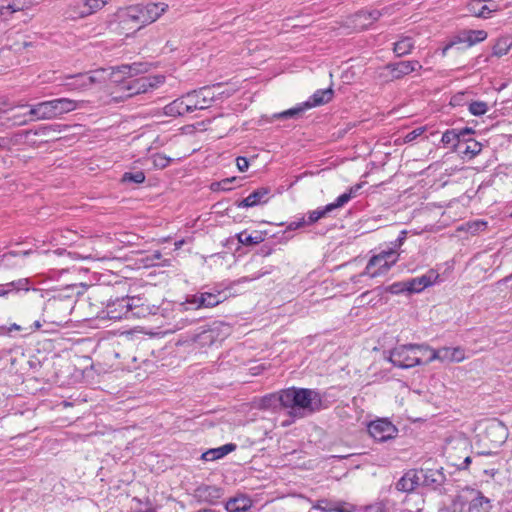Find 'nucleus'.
Listing matches in <instances>:
<instances>
[{
  "mask_svg": "<svg viewBox=\"0 0 512 512\" xmlns=\"http://www.w3.org/2000/svg\"><path fill=\"white\" fill-rule=\"evenodd\" d=\"M282 407L289 408L293 417H304L325 409L322 394L314 389L290 387L279 393Z\"/></svg>",
  "mask_w": 512,
  "mask_h": 512,
  "instance_id": "f257e3e1",
  "label": "nucleus"
},
{
  "mask_svg": "<svg viewBox=\"0 0 512 512\" xmlns=\"http://www.w3.org/2000/svg\"><path fill=\"white\" fill-rule=\"evenodd\" d=\"M266 272L257 273L253 276H243L237 280L228 283H218L209 291H199L194 295L188 296L186 302L194 305L197 309L212 308L226 301L231 297L238 295L235 287L241 283L251 282L264 276Z\"/></svg>",
  "mask_w": 512,
  "mask_h": 512,
  "instance_id": "f03ea898",
  "label": "nucleus"
},
{
  "mask_svg": "<svg viewBox=\"0 0 512 512\" xmlns=\"http://www.w3.org/2000/svg\"><path fill=\"white\" fill-rule=\"evenodd\" d=\"M156 307H150L139 297H116L108 300L103 313L110 320L123 318H144L156 313Z\"/></svg>",
  "mask_w": 512,
  "mask_h": 512,
  "instance_id": "7ed1b4c3",
  "label": "nucleus"
},
{
  "mask_svg": "<svg viewBox=\"0 0 512 512\" xmlns=\"http://www.w3.org/2000/svg\"><path fill=\"white\" fill-rule=\"evenodd\" d=\"M19 107H29V105H20ZM77 108V101L69 98H58L31 105L28 114L31 116V120H51Z\"/></svg>",
  "mask_w": 512,
  "mask_h": 512,
  "instance_id": "20e7f679",
  "label": "nucleus"
},
{
  "mask_svg": "<svg viewBox=\"0 0 512 512\" xmlns=\"http://www.w3.org/2000/svg\"><path fill=\"white\" fill-rule=\"evenodd\" d=\"M427 345H398L390 351L389 361L396 367L408 369L426 363Z\"/></svg>",
  "mask_w": 512,
  "mask_h": 512,
  "instance_id": "39448f33",
  "label": "nucleus"
},
{
  "mask_svg": "<svg viewBox=\"0 0 512 512\" xmlns=\"http://www.w3.org/2000/svg\"><path fill=\"white\" fill-rule=\"evenodd\" d=\"M146 71V68L141 63L124 64L120 66L110 67L109 69L100 68L91 71L87 74L86 81L90 82L91 86L95 83H101L106 80L107 76L110 77L114 83H121L127 77H133Z\"/></svg>",
  "mask_w": 512,
  "mask_h": 512,
  "instance_id": "423d86ee",
  "label": "nucleus"
},
{
  "mask_svg": "<svg viewBox=\"0 0 512 512\" xmlns=\"http://www.w3.org/2000/svg\"><path fill=\"white\" fill-rule=\"evenodd\" d=\"M468 504L469 512H489L491 505L490 500L486 498L480 491L466 488L462 490L454 499V508L461 510Z\"/></svg>",
  "mask_w": 512,
  "mask_h": 512,
  "instance_id": "0eeeda50",
  "label": "nucleus"
},
{
  "mask_svg": "<svg viewBox=\"0 0 512 512\" xmlns=\"http://www.w3.org/2000/svg\"><path fill=\"white\" fill-rule=\"evenodd\" d=\"M165 82V77L162 75L146 76L133 79L127 83H119L120 91L125 94L126 97H132L134 95L147 93L158 88Z\"/></svg>",
  "mask_w": 512,
  "mask_h": 512,
  "instance_id": "6e6552de",
  "label": "nucleus"
},
{
  "mask_svg": "<svg viewBox=\"0 0 512 512\" xmlns=\"http://www.w3.org/2000/svg\"><path fill=\"white\" fill-rule=\"evenodd\" d=\"M220 88L221 86L218 84L188 92L186 94L188 107L192 109V112L209 108L219 96L224 94V92H218Z\"/></svg>",
  "mask_w": 512,
  "mask_h": 512,
  "instance_id": "1a4fd4ad",
  "label": "nucleus"
},
{
  "mask_svg": "<svg viewBox=\"0 0 512 512\" xmlns=\"http://www.w3.org/2000/svg\"><path fill=\"white\" fill-rule=\"evenodd\" d=\"M106 5L104 0H72L65 10L68 19L79 20L86 18Z\"/></svg>",
  "mask_w": 512,
  "mask_h": 512,
  "instance_id": "9d476101",
  "label": "nucleus"
},
{
  "mask_svg": "<svg viewBox=\"0 0 512 512\" xmlns=\"http://www.w3.org/2000/svg\"><path fill=\"white\" fill-rule=\"evenodd\" d=\"M362 187V184H356L349 188V190L339 197L330 204H327L323 208H319L313 211H310L308 214V220L306 221L307 225H311L315 222H317L319 219L325 217L328 213L333 211L334 209L341 208L345 204H347L353 197H355Z\"/></svg>",
  "mask_w": 512,
  "mask_h": 512,
  "instance_id": "9b49d317",
  "label": "nucleus"
},
{
  "mask_svg": "<svg viewBox=\"0 0 512 512\" xmlns=\"http://www.w3.org/2000/svg\"><path fill=\"white\" fill-rule=\"evenodd\" d=\"M71 307L69 303L63 300H49L44 312L46 318L44 321H49L58 326H62L69 321L68 316L70 315Z\"/></svg>",
  "mask_w": 512,
  "mask_h": 512,
  "instance_id": "f8f14e48",
  "label": "nucleus"
},
{
  "mask_svg": "<svg viewBox=\"0 0 512 512\" xmlns=\"http://www.w3.org/2000/svg\"><path fill=\"white\" fill-rule=\"evenodd\" d=\"M368 432L374 440L385 442L396 437L398 429L387 419H377L369 423Z\"/></svg>",
  "mask_w": 512,
  "mask_h": 512,
  "instance_id": "ddd939ff",
  "label": "nucleus"
},
{
  "mask_svg": "<svg viewBox=\"0 0 512 512\" xmlns=\"http://www.w3.org/2000/svg\"><path fill=\"white\" fill-rule=\"evenodd\" d=\"M386 259L387 258H370L365 271L352 276L351 281L353 283H358L366 276L369 278H375L377 276L384 275L388 272L391 266L395 264V260L389 263Z\"/></svg>",
  "mask_w": 512,
  "mask_h": 512,
  "instance_id": "4468645a",
  "label": "nucleus"
},
{
  "mask_svg": "<svg viewBox=\"0 0 512 512\" xmlns=\"http://www.w3.org/2000/svg\"><path fill=\"white\" fill-rule=\"evenodd\" d=\"M439 279V274L434 270H429L421 276H417L402 282V290L409 293H420L424 289L432 286Z\"/></svg>",
  "mask_w": 512,
  "mask_h": 512,
  "instance_id": "2eb2a0df",
  "label": "nucleus"
},
{
  "mask_svg": "<svg viewBox=\"0 0 512 512\" xmlns=\"http://www.w3.org/2000/svg\"><path fill=\"white\" fill-rule=\"evenodd\" d=\"M141 10L142 25H148L157 21L169 9L165 2H148L139 4Z\"/></svg>",
  "mask_w": 512,
  "mask_h": 512,
  "instance_id": "dca6fc26",
  "label": "nucleus"
},
{
  "mask_svg": "<svg viewBox=\"0 0 512 512\" xmlns=\"http://www.w3.org/2000/svg\"><path fill=\"white\" fill-rule=\"evenodd\" d=\"M313 509L322 512H356V505L338 499L322 498L316 501L312 506Z\"/></svg>",
  "mask_w": 512,
  "mask_h": 512,
  "instance_id": "f3484780",
  "label": "nucleus"
},
{
  "mask_svg": "<svg viewBox=\"0 0 512 512\" xmlns=\"http://www.w3.org/2000/svg\"><path fill=\"white\" fill-rule=\"evenodd\" d=\"M381 15L382 12L379 10L359 11L349 17V26L357 31L365 30L377 21Z\"/></svg>",
  "mask_w": 512,
  "mask_h": 512,
  "instance_id": "a211bd4d",
  "label": "nucleus"
},
{
  "mask_svg": "<svg viewBox=\"0 0 512 512\" xmlns=\"http://www.w3.org/2000/svg\"><path fill=\"white\" fill-rule=\"evenodd\" d=\"M421 471L418 469H409L396 482L395 489L400 492H413L420 485Z\"/></svg>",
  "mask_w": 512,
  "mask_h": 512,
  "instance_id": "6ab92c4d",
  "label": "nucleus"
},
{
  "mask_svg": "<svg viewBox=\"0 0 512 512\" xmlns=\"http://www.w3.org/2000/svg\"><path fill=\"white\" fill-rule=\"evenodd\" d=\"M421 68L422 65L416 60L400 61L386 66V69L394 79H400L414 71L420 70Z\"/></svg>",
  "mask_w": 512,
  "mask_h": 512,
  "instance_id": "aec40b11",
  "label": "nucleus"
},
{
  "mask_svg": "<svg viewBox=\"0 0 512 512\" xmlns=\"http://www.w3.org/2000/svg\"><path fill=\"white\" fill-rule=\"evenodd\" d=\"M252 507V499L243 493L236 494L225 503L227 512H250Z\"/></svg>",
  "mask_w": 512,
  "mask_h": 512,
  "instance_id": "412c9836",
  "label": "nucleus"
},
{
  "mask_svg": "<svg viewBox=\"0 0 512 512\" xmlns=\"http://www.w3.org/2000/svg\"><path fill=\"white\" fill-rule=\"evenodd\" d=\"M488 37V34L485 30H471L465 29L459 31L455 35V42H460L467 44L469 47L476 45L480 42H483Z\"/></svg>",
  "mask_w": 512,
  "mask_h": 512,
  "instance_id": "4be33fe9",
  "label": "nucleus"
},
{
  "mask_svg": "<svg viewBox=\"0 0 512 512\" xmlns=\"http://www.w3.org/2000/svg\"><path fill=\"white\" fill-rule=\"evenodd\" d=\"M270 194V189L267 187H261L257 190L253 191L251 194H249L246 198H244L242 201H240L237 204V207L239 208H249L254 207L259 204L266 203L268 200V195Z\"/></svg>",
  "mask_w": 512,
  "mask_h": 512,
  "instance_id": "5701e85b",
  "label": "nucleus"
},
{
  "mask_svg": "<svg viewBox=\"0 0 512 512\" xmlns=\"http://www.w3.org/2000/svg\"><path fill=\"white\" fill-rule=\"evenodd\" d=\"M467 9L471 15L479 18H489L497 10V5L486 4L484 0H472L468 3Z\"/></svg>",
  "mask_w": 512,
  "mask_h": 512,
  "instance_id": "b1692460",
  "label": "nucleus"
},
{
  "mask_svg": "<svg viewBox=\"0 0 512 512\" xmlns=\"http://www.w3.org/2000/svg\"><path fill=\"white\" fill-rule=\"evenodd\" d=\"M121 24H128L133 22L142 25L141 10L139 4L131 5L126 8H121L115 14Z\"/></svg>",
  "mask_w": 512,
  "mask_h": 512,
  "instance_id": "393cba45",
  "label": "nucleus"
},
{
  "mask_svg": "<svg viewBox=\"0 0 512 512\" xmlns=\"http://www.w3.org/2000/svg\"><path fill=\"white\" fill-rule=\"evenodd\" d=\"M164 113L171 117L184 116L192 113V109L188 107L187 96L184 95L166 105L164 107Z\"/></svg>",
  "mask_w": 512,
  "mask_h": 512,
  "instance_id": "a878e982",
  "label": "nucleus"
},
{
  "mask_svg": "<svg viewBox=\"0 0 512 512\" xmlns=\"http://www.w3.org/2000/svg\"><path fill=\"white\" fill-rule=\"evenodd\" d=\"M334 91L332 88L319 89L313 93V95L305 101V106L308 109L313 107L324 105L330 102L333 98Z\"/></svg>",
  "mask_w": 512,
  "mask_h": 512,
  "instance_id": "bb28decb",
  "label": "nucleus"
},
{
  "mask_svg": "<svg viewBox=\"0 0 512 512\" xmlns=\"http://www.w3.org/2000/svg\"><path fill=\"white\" fill-rule=\"evenodd\" d=\"M421 471L420 474V485L424 486H435L440 485L443 481V474L438 470L432 469H418Z\"/></svg>",
  "mask_w": 512,
  "mask_h": 512,
  "instance_id": "cd10ccee",
  "label": "nucleus"
},
{
  "mask_svg": "<svg viewBox=\"0 0 512 512\" xmlns=\"http://www.w3.org/2000/svg\"><path fill=\"white\" fill-rule=\"evenodd\" d=\"M237 448L236 444L228 443L218 448L210 449L202 454V459L206 461H214L223 458Z\"/></svg>",
  "mask_w": 512,
  "mask_h": 512,
  "instance_id": "c85d7f7f",
  "label": "nucleus"
},
{
  "mask_svg": "<svg viewBox=\"0 0 512 512\" xmlns=\"http://www.w3.org/2000/svg\"><path fill=\"white\" fill-rule=\"evenodd\" d=\"M238 241L247 246L256 245L265 240V234L261 231L244 230L237 234Z\"/></svg>",
  "mask_w": 512,
  "mask_h": 512,
  "instance_id": "c756f323",
  "label": "nucleus"
},
{
  "mask_svg": "<svg viewBox=\"0 0 512 512\" xmlns=\"http://www.w3.org/2000/svg\"><path fill=\"white\" fill-rule=\"evenodd\" d=\"M6 290H9V295L20 294L28 292L31 289V282L29 278H21L15 281L4 284Z\"/></svg>",
  "mask_w": 512,
  "mask_h": 512,
  "instance_id": "7c9ffc66",
  "label": "nucleus"
},
{
  "mask_svg": "<svg viewBox=\"0 0 512 512\" xmlns=\"http://www.w3.org/2000/svg\"><path fill=\"white\" fill-rule=\"evenodd\" d=\"M426 355V363H430L434 360L450 361V347H443L435 350L427 345Z\"/></svg>",
  "mask_w": 512,
  "mask_h": 512,
  "instance_id": "2f4dec72",
  "label": "nucleus"
},
{
  "mask_svg": "<svg viewBox=\"0 0 512 512\" xmlns=\"http://www.w3.org/2000/svg\"><path fill=\"white\" fill-rule=\"evenodd\" d=\"M414 48V41L409 36L401 37L397 42L394 43L393 51L399 57L409 54Z\"/></svg>",
  "mask_w": 512,
  "mask_h": 512,
  "instance_id": "473e14b6",
  "label": "nucleus"
},
{
  "mask_svg": "<svg viewBox=\"0 0 512 512\" xmlns=\"http://www.w3.org/2000/svg\"><path fill=\"white\" fill-rule=\"evenodd\" d=\"M512 48V41L508 37H500L496 40L492 47V55L502 57L506 55Z\"/></svg>",
  "mask_w": 512,
  "mask_h": 512,
  "instance_id": "72a5a7b5",
  "label": "nucleus"
},
{
  "mask_svg": "<svg viewBox=\"0 0 512 512\" xmlns=\"http://www.w3.org/2000/svg\"><path fill=\"white\" fill-rule=\"evenodd\" d=\"M197 491L201 497H204L211 504H215L222 496V490L216 486H204Z\"/></svg>",
  "mask_w": 512,
  "mask_h": 512,
  "instance_id": "f704fd0d",
  "label": "nucleus"
},
{
  "mask_svg": "<svg viewBox=\"0 0 512 512\" xmlns=\"http://www.w3.org/2000/svg\"><path fill=\"white\" fill-rule=\"evenodd\" d=\"M87 74H78L70 76L68 79L71 81L66 83L69 90H85L91 87L90 82L86 81Z\"/></svg>",
  "mask_w": 512,
  "mask_h": 512,
  "instance_id": "c9c22d12",
  "label": "nucleus"
},
{
  "mask_svg": "<svg viewBox=\"0 0 512 512\" xmlns=\"http://www.w3.org/2000/svg\"><path fill=\"white\" fill-rule=\"evenodd\" d=\"M244 272L247 273L246 276H253L257 273L266 272L264 275L269 274L271 272L270 268L262 267L258 260L255 258H250L243 264Z\"/></svg>",
  "mask_w": 512,
  "mask_h": 512,
  "instance_id": "e433bc0d",
  "label": "nucleus"
},
{
  "mask_svg": "<svg viewBox=\"0 0 512 512\" xmlns=\"http://www.w3.org/2000/svg\"><path fill=\"white\" fill-rule=\"evenodd\" d=\"M405 231L401 232V236H399L394 242L391 243V247L382 250L379 256H391L392 254H399V248L402 245L405 239Z\"/></svg>",
  "mask_w": 512,
  "mask_h": 512,
  "instance_id": "4c0bfd02",
  "label": "nucleus"
},
{
  "mask_svg": "<svg viewBox=\"0 0 512 512\" xmlns=\"http://www.w3.org/2000/svg\"><path fill=\"white\" fill-rule=\"evenodd\" d=\"M482 150V144L475 141V140H469L467 143H466V147L465 149L462 151V153L465 155V156H469L470 158H473L475 157L476 155H478Z\"/></svg>",
  "mask_w": 512,
  "mask_h": 512,
  "instance_id": "58836bf2",
  "label": "nucleus"
},
{
  "mask_svg": "<svg viewBox=\"0 0 512 512\" xmlns=\"http://www.w3.org/2000/svg\"><path fill=\"white\" fill-rule=\"evenodd\" d=\"M469 112L475 116L484 115L488 110V105L484 101H474L469 104Z\"/></svg>",
  "mask_w": 512,
  "mask_h": 512,
  "instance_id": "ea45409f",
  "label": "nucleus"
},
{
  "mask_svg": "<svg viewBox=\"0 0 512 512\" xmlns=\"http://www.w3.org/2000/svg\"><path fill=\"white\" fill-rule=\"evenodd\" d=\"M152 163L154 167L158 169L166 168L172 161L171 158L167 157L164 154L156 153L151 156Z\"/></svg>",
  "mask_w": 512,
  "mask_h": 512,
  "instance_id": "a19ab883",
  "label": "nucleus"
},
{
  "mask_svg": "<svg viewBox=\"0 0 512 512\" xmlns=\"http://www.w3.org/2000/svg\"><path fill=\"white\" fill-rule=\"evenodd\" d=\"M487 227V222L483 220H475L471 222H467L464 226V229L471 234H475L480 231H484Z\"/></svg>",
  "mask_w": 512,
  "mask_h": 512,
  "instance_id": "79ce46f5",
  "label": "nucleus"
},
{
  "mask_svg": "<svg viewBox=\"0 0 512 512\" xmlns=\"http://www.w3.org/2000/svg\"><path fill=\"white\" fill-rule=\"evenodd\" d=\"M145 178L146 177L143 171H137L135 173L126 172L122 176V182H133L140 184L145 181Z\"/></svg>",
  "mask_w": 512,
  "mask_h": 512,
  "instance_id": "37998d69",
  "label": "nucleus"
},
{
  "mask_svg": "<svg viewBox=\"0 0 512 512\" xmlns=\"http://www.w3.org/2000/svg\"><path fill=\"white\" fill-rule=\"evenodd\" d=\"M306 110H308V108L305 106V102H303L296 107H293L291 109L281 112L280 114H278V117L279 118H290V117L300 115Z\"/></svg>",
  "mask_w": 512,
  "mask_h": 512,
  "instance_id": "c03bdc74",
  "label": "nucleus"
},
{
  "mask_svg": "<svg viewBox=\"0 0 512 512\" xmlns=\"http://www.w3.org/2000/svg\"><path fill=\"white\" fill-rule=\"evenodd\" d=\"M9 121L13 126H22L26 125L31 120V116L27 113H14L10 118Z\"/></svg>",
  "mask_w": 512,
  "mask_h": 512,
  "instance_id": "a18cd8bd",
  "label": "nucleus"
},
{
  "mask_svg": "<svg viewBox=\"0 0 512 512\" xmlns=\"http://www.w3.org/2000/svg\"><path fill=\"white\" fill-rule=\"evenodd\" d=\"M236 180V177L225 178L219 182H215L211 184V189L213 191H229L231 190V183Z\"/></svg>",
  "mask_w": 512,
  "mask_h": 512,
  "instance_id": "49530a36",
  "label": "nucleus"
},
{
  "mask_svg": "<svg viewBox=\"0 0 512 512\" xmlns=\"http://www.w3.org/2000/svg\"><path fill=\"white\" fill-rule=\"evenodd\" d=\"M57 131V125H46L34 130L33 134L37 136H49L50 134L55 133ZM29 133H32V130L26 131V134Z\"/></svg>",
  "mask_w": 512,
  "mask_h": 512,
  "instance_id": "de8ad7c7",
  "label": "nucleus"
},
{
  "mask_svg": "<svg viewBox=\"0 0 512 512\" xmlns=\"http://www.w3.org/2000/svg\"><path fill=\"white\" fill-rule=\"evenodd\" d=\"M460 137V133H457L455 130H447L443 133L441 142L445 145L453 143L457 141Z\"/></svg>",
  "mask_w": 512,
  "mask_h": 512,
  "instance_id": "09e8293b",
  "label": "nucleus"
},
{
  "mask_svg": "<svg viewBox=\"0 0 512 512\" xmlns=\"http://www.w3.org/2000/svg\"><path fill=\"white\" fill-rule=\"evenodd\" d=\"M450 362H461L465 359V351L460 347L450 348Z\"/></svg>",
  "mask_w": 512,
  "mask_h": 512,
  "instance_id": "8fccbe9b",
  "label": "nucleus"
},
{
  "mask_svg": "<svg viewBox=\"0 0 512 512\" xmlns=\"http://www.w3.org/2000/svg\"><path fill=\"white\" fill-rule=\"evenodd\" d=\"M425 130H426L425 127H418L416 129L410 131L409 133H407L405 135L404 142L408 143V142L415 140L416 138L421 136L425 132Z\"/></svg>",
  "mask_w": 512,
  "mask_h": 512,
  "instance_id": "3c124183",
  "label": "nucleus"
},
{
  "mask_svg": "<svg viewBox=\"0 0 512 512\" xmlns=\"http://www.w3.org/2000/svg\"><path fill=\"white\" fill-rule=\"evenodd\" d=\"M236 165L241 172H245L249 168V162L247 158L241 156L236 158Z\"/></svg>",
  "mask_w": 512,
  "mask_h": 512,
  "instance_id": "603ef678",
  "label": "nucleus"
},
{
  "mask_svg": "<svg viewBox=\"0 0 512 512\" xmlns=\"http://www.w3.org/2000/svg\"><path fill=\"white\" fill-rule=\"evenodd\" d=\"M305 224H306V221H305L304 217H301L297 220L291 221L287 225V230H296L298 228L303 227Z\"/></svg>",
  "mask_w": 512,
  "mask_h": 512,
  "instance_id": "864d4df0",
  "label": "nucleus"
},
{
  "mask_svg": "<svg viewBox=\"0 0 512 512\" xmlns=\"http://www.w3.org/2000/svg\"><path fill=\"white\" fill-rule=\"evenodd\" d=\"M20 10L19 7H16L13 4H8L7 6L0 7V14L5 15L6 12L14 13L16 11Z\"/></svg>",
  "mask_w": 512,
  "mask_h": 512,
  "instance_id": "5fc2aeb1",
  "label": "nucleus"
},
{
  "mask_svg": "<svg viewBox=\"0 0 512 512\" xmlns=\"http://www.w3.org/2000/svg\"><path fill=\"white\" fill-rule=\"evenodd\" d=\"M460 44V42H455V36L453 37L452 41L448 43L442 50V54L446 55L447 51L452 48L454 45Z\"/></svg>",
  "mask_w": 512,
  "mask_h": 512,
  "instance_id": "6e6d98bb",
  "label": "nucleus"
},
{
  "mask_svg": "<svg viewBox=\"0 0 512 512\" xmlns=\"http://www.w3.org/2000/svg\"><path fill=\"white\" fill-rule=\"evenodd\" d=\"M460 44V42H455V36L453 37L452 41L448 43L442 50V54L446 55L447 51L452 48L454 45Z\"/></svg>",
  "mask_w": 512,
  "mask_h": 512,
  "instance_id": "4d7b16f0",
  "label": "nucleus"
},
{
  "mask_svg": "<svg viewBox=\"0 0 512 512\" xmlns=\"http://www.w3.org/2000/svg\"><path fill=\"white\" fill-rule=\"evenodd\" d=\"M460 44V42H455V36L453 37L452 41L448 43L442 50V54L446 55L447 51L452 48L454 45Z\"/></svg>",
  "mask_w": 512,
  "mask_h": 512,
  "instance_id": "13d9d810",
  "label": "nucleus"
},
{
  "mask_svg": "<svg viewBox=\"0 0 512 512\" xmlns=\"http://www.w3.org/2000/svg\"><path fill=\"white\" fill-rule=\"evenodd\" d=\"M402 282H399V283H395L391 286V292L393 293H398V292H402Z\"/></svg>",
  "mask_w": 512,
  "mask_h": 512,
  "instance_id": "bf43d9fd",
  "label": "nucleus"
},
{
  "mask_svg": "<svg viewBox=\"0 0 512 512\" xmlns=\"http://www.w3.org/2000/svg\"><path fill=\"white\" fill-rule=\"evenodd\" d=\"M22 327L20 325H17V324H12L9 328H6L5 327V331H6V334L13 331V330H21Z\"/></svg>",
  "mask_w": 512,
  "mask_h": 512,
  "instance_id": "052dcab7",
  "label": "nucleus"
},
{
  "mask_svg": "<svg viewBox=\"0 0 512 512\" xmlns=\"http://www.w3.org/2000/svg\"><path fill=\"white\" fill-rule=\"evenodd\" d=\"M42 324L39 320H35L33 322V324L31 325L30 329L31 331H35V330H38L39 328H41Z\"/></svg>",
  "mask_w": 512,
  "mask_h": 512,
  "instance_id": "680f3d73",
  "label": "nucleus"
},
{
  "mask_svg": "<svg viewBox=\"0 0 512 512\" xmlns=\"http://www.w3.org/2000/svg\"><path fill=\"white\" fill-rule=\"evenodd\" d=\"M9 296V290H6L4 284L0 286V297H7Z\"/></svg>",
  "mask_w": 512,
  "mask_h": 512,
  "instance_id": "e2e57ef3",
  "label": "nucleus"
},
{
  "mask_svg": "<svg viewBox=\"0 0 512 512\" xmlns=\"http://www.w3.org/2000/svg\"><path fill=\"white\" fill-rule=\"evenodd\" d=\"M471 463V458L470 457H466L461 465V468L462 469H466L469 464Z\"/></svg>",
  "mask_w": 512,
  "mask_h": 512,
  "instance_id": "0e129e2a",
  "label": "nucleus"
},
{
  "mask_svg": "<svg viewBox=\"0 0 512 512\" xmlns=\"http://www.w3.org/2000/svg\"><path fill=\"white\" fill-rule=\"evenodd\" d=\"M511 278H512V274H511V275H509V276H507V277H505V278H503V279H501V280H499V281L497 282V285H501L502 283H506V282H507V281H509Z\"/></svg>",
  "mask_w": 512,
  "mask_h": 512,
  "instance_id": "69168bd1",
  "label": "nucleus"
},
{
  "mask_svg": "<svg viewBox=\"0 0 512 512\" xmlns=\"http://www.w3.org/2000/svg\"><path fill=\"white\" fill-rule=\"evenodd\" d=\"M5 334H6L5 327L0 326V335H5Z\"/></svg>",
  "mask_w": 512,
  "mask_h": 512,
  "instance_id": "338daca9",
  "label": "nucleus"
},
{
  "mask_svg": "<svg viewBox=\"0 0 512 512\" xmlns=\"http://www.w3.org/2000/svg\"><path fill=\"white\" fill-rule=\"evenodd\" d=\"M470 132V129H464L462 130L460 133V135L464 134V133H469Z\"/></svg>",
  "mask_w": 512,
  "mask_h": 512,
  "instance_id": "774afa93",
  "label": "nucleus"
}]
</instances>
